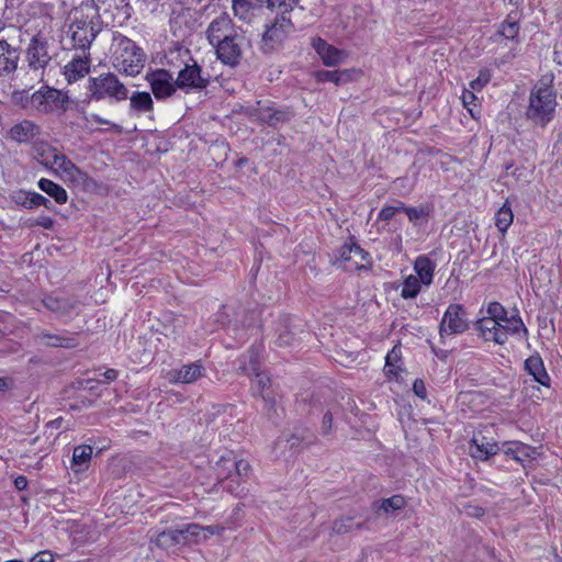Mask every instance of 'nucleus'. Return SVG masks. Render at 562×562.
I'll return each mask as SVG.
<instances>
[{
    "mask_svg": "<svg viewBox=\"0 0 562 562\" xmlns=\"http://www.w3.org/2000/svg\"><path fill=\"white\" fill-rule=\"evenodd\" d=\"M91 58L89 52L72 57L65 66L64 75L68 82L83 78L90 71Z\"/></svg>",
    "mask_w": 562,
    "mask_h": 562,
    "instance_id": "17",
    "label": "nucleus"
},
{
    "mask_svg": "<svg viewBox=\"0 0 562 562\" xmlns=\"http://www.w3.org/2000/svg\"><path fill=\"white\" fill-rule=\"evenodd\" d=\"M484 514H485L484 508H482L480 506H469L468 507V515H470L472 517L481 518L484 516Z\"/></svg>",
    "mask_w": 562,
    "mask_h": 562,
    "instance_id": "60",
    "label": "nucleus"
},
{
    "mask_svg": "<svg viewBox=\"0 0 562 562\" xmlns=\"http://www.w3.org/2000/svg\"><path fill=\"white\" fill-rule=\"evenodd\" d=\"M422 281L418 280L415 276H408L403 283V288L401 291V296L403 299H414L420 292Z\"/></svg>",
    "mask_w": 562,
    "mask_h": 562,
    "instance_id": "38",
    "label": "nucleus"
},
{
    "mask_svg": "<svg viewBox=\"0 0 562 562\" xmlns=\"http://www.w3.org/2000/svg\"><path fill=\"white\" fill-rule=\"evenodd\" d=\"M131 108L137 112H149L153 110L154 102L148 92H134L130 98Z\"/></svg>",
    "mask_w": 562,
    "mask_h": 562,
    "instance_id": "36",
    "label": "nucleus"
},
{
    "mask_svg": "<svg viewBox=\"0 0 562 562\" xmlns=\"http://www.w3.org/2000/svg\"><path fill=\"white\" fill-rule=\"evenodd\" d=\"M37 224L44 228H52L53 225H54V221L48 217V216H42L38 221H37Z\"/></svg>",
    "mask_w": 562,
    "mask_h": 562,
    "instance_id": "62",
    "label": "nucleus"
},
{
    "mask_svg": "<svg viewBox=\"0 0 562 562\" xmlns=\"http://www.w3.org/2000/svg\"><path fill=\"white\" fill-rule=\"evenodd\" d=\"M339 258L346 263V269H362L369 263V254L356 243L345 244L339 249Z\"/></svg>",
    "mask_w": 562,
    "mask_h": 562,
    "instance_id": "15",
    "label": "nucleus"
},
{
    "mask_svg": "<svg viewBox=\"0 0 562 562\" xmlns=\"http://www.w3.org/2000/svg\"><path fill=\"white\" fill-rule=\"evenodd\" d=\"M61 423H63V418L59 417V418H56L54 420L48 422L46 426L48 428H56L57 429V428H59L61 426Z\"/></svg>",
    "mask_w": 562,
    "mask_h": 562,
    "instance_id": "64",
    "label": "nucleus"
},
{
    "mask_svg": "<svg viewBox=\"0 0 562 562\" xmlns=\"http://www.w3.org/2000/svg\"><path fill=\"white\" fill-rule=\"evenodd\" d=\"M14 486L16 487V490L19 491H23L26 488L27 486V480L25 476L23 475H20L18 476L15 480H14Z\"/></svg>",
    "mask_w": 562,
    "mask_h": 562,
    "instance_id": "61",
    "label": "nucleus"
},
{
    "mask_svg": "<svg viewBox=\"0 0 562 562\" xmlns=\"http://www.w3.org/2000/svg\"><path fill=\"white\" fill-rule=\"evenodd\" d=\"M117 375H119V372L115 370V369H108L104 373H103V376L105 378V380L108 382H112L114 380L117 379Z\"/></svg>",
    "mask_w": 562,
    "mask_h": 562,
    "instance_id": "63",
    "label": "nucleus"
},
{
    "mask_svg": "<svg viewBox=\"0 0 562 562\" xmlns=\"http://www.w3.org/2000/svg\"><path fill=\"white\" fill-rule=\"evenodd\" d=\"M295 326L291 323L290 318H285L280 327L278 328L277 345L280 347L292 346L295 340V333L293 329Z\"/></svg>",
    "mask_w": 562,
    "mask_h": 562,
    "instance_id": "35",
    "label": "nucleus"
},
{
    "mask_svg": "<svg viewBox=\"0 0 562 562\" xmlns=\"http://www.w3.org/2000/svg\"><path fill=\"white\" fill-rule=\"evenodd\" d=\"M235 470L239 477H248L251 467L246 460H238L235 462Z\"/></svg>",
    "mask_w": 562,
    "mask_h": 562,
    "instance_id": "52",
    "label": "nucleus"
},
{
    "mask_svg": "<svg viewBox=\"0 0 562 562\" xmlns=\"http://www.w3.org/2000/svg\"><path fill=\"white\" fill-rule=\"evenodd\" d=\"M115 49L113 53V66L126 76L138 75L145 66V54L134 41L116 34L113 37Z\"/></svg>",
    "mask_w": 562,
    "mask_h": 562,
    "instance_id": "3",
    "label": "nucleus"
},
{
    "mask_svg": "<svg viewBox=\"0 0 562 562\" xmlns=\"http://www.w3.org/2000/svg\"><path fill=\"white\" fill-rule=\"evenodd\" d=\"M256 115L259 121L266 123L270 126H276L279 123H283L290 119L289 113L282 110H277L267 104H261L258 102V108L256 109Z\"/></svg>",
    "mask_w": 562,
    "mask_h": 562,
    "instance_id": "26",
    "label": "nucleus"
},
{
    "mask_svg": "<svg viewBox=\"0 0 562 562\" xmlns=\"http://www.w3.org/2000/svg\"><path fill=\"white\" fill-rule=\"evenodd\" d=\"M61 153L47 143H41L35 147L36 160L48 169H53Z\"/></svg>",
    "mask_w": 562,
    "mask_h": 562,
    "instance_id": "29",
    "label": "nucleus"
},
{
    "mask_svg": "<svg viewBox=\"0 0 562 562\" xmlns=\"http://www.w3.org/2000/svg\"><path fill=\"white\" fill-rule=\"evenodd\" d=\"M42 303L47 310L60 315L70 314L78 305V302L74 299L54 295L46 296Z\"/></svg>",
    "mask_w": 562,
    "mask_h": 562,
    "instance_id": "24",
    "label": "nucleus"
},
{
    "mask_svg": "<svg viewBox=\"0 0 562 562\" xmlns=\"http://www.w3.org/2000/svg\"><path fill=\"white\" fill-rule=\"evenodd\" d=\"M38 188L46 194L52 196L56 201V203L64 204L67 202L68 194L66 190L61 186L53 182L52 180L45 178L41 179L38 181Z\"/></svg>",
    "mask_w": 562,
    "mask_h": 562,
    "instance_id": "33",
    "label": "nucleus"
},
{
    "mask_svg": "<svg viewBox=\"0 0 562 562\" xmlns=\"http://www.w3.org/2000/svg\"><path fill=\"white\" fill-rule=\"evenodd\" d=\"M69 97L60 90L45 87L32 93L31 104L33 110L41 113L54 111L65 112L68 108Z\"/></svg>",
    "mask_w": 562,
    "mask_h": 562,
    "instance_id": "6",
    "label": "nucleus"
},
{
    "mask_svg": "<svg viewBox=\"0 0 562 562\" xmlns=\"http://www.w3.org/2000/svg\"><path fill=\"white\" fill-rule=\"evenodd\" d=\"M353 70H318L314 74L317 82H333L336 86L347 83L352 80Z\"/></svg>",
    "mask_w": 562,
    "mask_h": 562,
    "instance_id": "28",
    "label": "nucleus"
},
{
    "mask_svg": "<svg viewBox=\"0 0 562 562\" xmlns=\"http://www.w3.org/2000/svg\"><path fill=\"white\" fill-rule=\"evenodd\" d=\"M22 204L30 209L37 207L41 205H44L45 207L49 209V201L45 196L36 192L26 193L25 200L22 202Z\"/></svg>",
    "mask_w": 562,
    "mask_h": 562,
    "instance_id": "44",
    "label": "nucleus"
},
{
    "mask_svg": "<svg viewBox=\"0 0 562 562\" xmlns=\"http://www.w3.org/2000/svg\"><path fill=\"white\" fill-rule=\"evenodd\" d=\"M38 339H41L46 346L60 347L59 342L61 341V336L41 334L38 335Z\"/></svg>",
    "mask_w": 562,
    "mask_h": 562,
    "instance_id": "53",
    "label": "nucleus"
},
{
    "mask_svg": "<svg viewBox=\"0 0 562 562\" xmlns=\"http://www.w3.org/2000/svg\"><path fill=\"white\" fill-rule=\"evenodd\" d=\"M363 527V522L353 524V519L351 517H344L336 519L333 522L331 530L336 535H345L350 532L352 529H361Z\"/></svg>",
    "mask_w": 562,
    "mask_h": 562,
    "instance_id": "37",
    "label": "nucleus"
},
{
    "mask_svg": "<svg viewBox=\"0 0 562 562\" xmlns=\"http://www.w3.org/2000/svg\"><path fill=\"white\" fill-rule=\"evenodd\" d=\"M477 329L486 341H494L498 345L506 342V331L502 328V323L490 318L482 317L476 323Z\"/></svg>",
    "mask_w": 562,
    "mask_h": 562,
    "instance_id": "16",
    "label": "nucleus"
},
{
    "mask_svg": "<svg viewBox=\"0 0 562 562\" xmlns=\"http://www.w3.org/2000/svg\"><path fill=\"white\" fill-rule=\"evenodd\" d=\"M202 530L209 532L210 535L220 536L225 530V528L220 525H212V526L202 527Z\"/></svg>",
    "mask_w": 562,
    "mask_h": 562,
    "instance_id": "59",
    "label": "nucleus"
},
{
    "mask_svg": "<svg viewBox=\"0 0 562 562\" xmlns=\"http://www.w3.org/2000/svg\"><path fill=\"white\" fill-rule=\"evenodd\" d=\"M83 120L87 122V123H91V122H94V123H98V124H104V125H110L113 130L117 131V132H121V126L115 124V123H112L110 122L109 120H105V119H102L100 115L98 114H90V115H85L83 116Z\"/></svg>",
    "mask_w": 562,
    "mask_h": 562,
    "instance_id": "49",
    "label": "nucleus"
},
{
    "mask_svg": "<svg viewBox=\"0 0 562 562\" xmlns=\"http://www.w3.org/2000/svg\"><path fill=\"white\" fill-rule=\"evenodd\" d=\"M50 60L52 56L48 53L47 38L40 33L34 35L26 48V61L29 67L34 71H43Z\"/></svg>",
    "mask_w": 562,
    "mask_h": 562,
    "instance_id": "9",
    "label": "nucleus"
},
{
    "mask_svg": "<svg viewBox=\"0 0 562 562\" xmlns=\"http://www.w3.org/2000/svg\"><path fill=\"white\" fill-rule=\"evenodd\" d=\"M299 3V0H282L276 5L280 9L281 14L267 25L262 33L261 49L270 53L279 48L290 33L294 31V25L288 15L290 11Z\"/></svg>",
    "mask_w": 562,
    "mask_h": 562,
    "instance_id": "4",
    "label": "nucleus"
},
{
    "mask_svg": "<svg viewBox=\"0 0 562 562\" xmlns=\"http://www.w3.org/2000/svg\"><path fill=\"white\" fill-rule=\"evenodd\" d=\"M474 91L475 90H468V89H464L463 92H462V103L463 105L470 111L471 115L474 116L473 114V110L470 109L469 106L471 104L475 105V100H476V97L474 94Z\"/></svg>",
    "mask_w": 562,
    "mask_h": 562,
    "instance_id": "51",
    "label": "nucleus"
},
{
    "mask_svg": "<svg viewBox=\"0 0 562 562\" xmlns=\"http://www.w3.org/2000/svg\"><path fill=\"white\" fill-rule=\"evenodd\" d=\"M491 80V72L487 69H483L480 71L477 78L470 82V87L472 90L479 91L481 90L488 81Z\"/></svg>",
    "mask_w": 562,
    "mask_h": 562,
    "instance_id": "48",
    "label": "nucleus"
},
{
    "mask_svg": "<svg viewBox=\"0 0 562 562\" xmlns=\"http://www.w3.org/2000/svg\"><path fill=\"white\" fill-rule=\"evenodd\" d=\"M53 554L49 551H42L35 554L30 562H53Z\"/></svg>",
    "mask_w": 562,
    "mask_h": 562,
    "instance_id": "56",
    "label": "nucleus"
},
{
    "mask_svg": "<svg viewBox=\"0 0 562 562\" xmlns=\"http://www.w3.org/2000/svg\"><path fill=\"white\" fill-rule=\"evenodd\" d=\"M68 20L66 40L70 42L69 48L89 52L101 31L98 5L92 1L83 2L69 13Z\"/></svg>",
    "mask_w": 562,
    "mask_h": 562,
    "instance_id": "1",
    "label": "nucleus"
},
{
    "mask_svg": "<svg viewBox=\"0 0 562 562\" xmlns=\"http://www.w3.org/2000/svg\"><path fill=\"white\" fill-rule=\"evenodd\" d=\"M414 270L417 273V278L424 285H430L432 282L435 263L425 256H419L414 262Z\"/></svg>",
    "mask_w": 562,
    "mask_h": 562,
    "instance_id": "30",
    "label": "nucleus"
},
{
    "mask_svg": "<svg viewBox=\"0 0 562 562\" xmlns=\"http://www.w3.org/2000/svg\"><path fill=\"white\" fill-rule=\"evenodd\" d=\"M525 370L533 378V380L543 386L550 385V376L546 371L543 361L540 356H530L525 360Z\"/></svg>",
    "mask_w": 562,
    "mask_h": 562,
    "instance_id": "25",
    "label": "nucleus"
},
{
    "mask_svg": "<svg viewBox=\"0 0 562 562\" xmlns=\"http://www.w3.org/2000/svg\"><path fill=\"white\" fill-rule=\"evenodd\" d=\"M239 370L248 376L260 371V356L257 348H251L243 356Z\"/></svg>",
    "mask_w": 562,
    "mask_h": 562,
    "instance_id": "34",
    "label": "nucleus"
},
{
    "mask_svg": "<svg viewBox=\"0 0 562 562\" xmlns=\"http://www.w3.org/2000/svg\"><path fill=\"white\" fill-rule=\"evenodd\" d=\"M487 316L490 318H494V321H497L499 323H503L504 319L507 317V312L504 308V306L498 302H492L487 306Z\"/></svg>",
    "mask_w": 562,
    "mask_h": 562,
    "instance_id": "46",
    "label": "nucleus"
},
{
    "mask_svg": "<svg viewBox=\"0 0 562 562\" xmlns=\"http://www.w3.org/2000/svg\"><path fill=\"white\" fill-rule=\"evenodd\" d=\"M413 392L415 393L416 396L420 398H426L427 391L423 380H415V382L413 383Z\"/></svg>",
    "mask_w": 562,
    "mask_h": 562,
    "instance_id": "55",
    "label": "nucleus"
},
{
    "mask_svg": "<svg viewBox=\"0 0 562 562\" xmlns=\"http://www.w3.org/2000/svg\"><path fill=\"white\" fill-rule=\"evenodd\" d=\"M55 173L60 177L64 181L70 182L77 186L90 187L92 180L86 172L79 169L65 154H60L55 167L53 168Z\"/></svg>",
    "mask_w": 562,
    "mask_h": 562,
    "instance_id": "10",
    "label": "nucleus"
},
{
    "mask_svg": "<svg viewBox=\"0 0 562 562\" xmlns=\"http://www.w3.org/2000/svg\"><path fill=\"white\" fill-rule=\"evenodd\" d=\"M401 360V352L397 347H394L385 357L384 372L386 375H395L396 371L394 366Z\"/></svg>",
    "mask_w": 562,
    "mask_h": 562,
    "instance_id": "45",
    "label": "nucleus"
},
{
    "mask_svg": "<svg viewBox=\"0 0 562 562\" xmlns=\"http://www.w3.org/2000/svg\"><path fill=\"white\" fill-rule=\"evenodd\" d=\"M323 426V432L324 434H328L331 429V426H333V415L331 413L327 412L324 414L323 416V422H322Z\"/></svg>",
    "mask_w": 562,
    "mask_h": 562,
    "instance_id": "58",
    "label": "nucleus"
},
{
    "mask_svg": "<svg viewBox=\"0 0 562 562\" xmlns=\"http://www.w3.org/2000/svg\"><path fill=\"white\" fill-rule=\"evenodd\" d=\"M502 328H504V330L506 331V340L508 339L509 335L519 333L520 330L524 331L525 336L528 333L526 326L524 325L519 316L506 317V319H504V322L502 323Z\"/></svg>",
    "mask_w": 562,
    "mask_h": 562,
    "instance_id": "40",
    "label": "nucleus"
},
{
    "mask_svg": "<svg viewBox=\"0 0 562 562\" xmlns=\"http://www.w3.org/2000/svg\"><path fill=\"white\" fill-rule=\"evenodd\" d=\"M504 452L520 463L533 460L539 454L537 448L520 441L507 442Z\"/></svg>",
    "mask_w": 562,
    "mask_h": 562,
    "instance_id": "22",
    "label": "nucleus"
},
{
    "mask_svg": "<svg viewBox=\"0 0 562 562\" xmlns=\"http://www.w3.org/2000/svg\"><path fill=\"white\" fill-rule=\"evenodd\" d=\"M238 31H240V27L236 26L228 13L224 12L210 23L206 30V38L214 46Z\"/></svg>",
    "mask_w": 562,
    "mask_h": 562,
    "instance_id": "12",
    "label": "nucleus"
},
{
    "mask_svg": "<svg viewBox=\"0 0 562 562\" xmlns=\"http://www.w3.org/2000/svg\"><path fill=\"white\" fill-rule=\"evenodd\" d=\"M494 220H495V226L497 227L498 232L502 235H505L514 221L513 209H512L508 200H506L505 203L498 209V211L495 214Z\"/></svg>",
    "mask_w": 562,
    "mask_h": 562,
    "instance_id": "32",
    "label": "nucleus"
},
{
    "mask_svg": "<svg viewBox=\"0 0 562 562\" xmlns=\"http://www.w3.org/2000/svg\"><path fill=\"white\" fill-rule=\"evenodd\" d=\"M396 213H397V209H394L393 205L384 206L380 211L378 218L380 221L387 222V221L392 220Z\"/></svg>",
    "mask_w": 562,
    "mask_h": 562,
    "instance_id": "54",
    "label": "nucleus"
},
{
    "mask_svg": "<svg viewBox=\"0 0 562 562\" xmlns=\"http://www.w3.org/2000/svg\"><path fill=\"white\" fill-rule=\"evenodd\" d=\"M184 533L186 544L189 542V537H198L203 531L202 526L198 524H189L184 529H180Z\"/></svg>",
    "mask_w": 562,
    "mask_h": 562,
    "instance_id": "50",
    "label": "nucleus"
},
{
    "mask_svg": "<svg viewBox=\"0 0 562 562\" xmlns=\"http://www.w3.org/2000/svg\"><path fill=\"white\" fill-rule=\"evenodd\" d=\"M246 44L247 41L240 30L223 42L215 44L213 47L215 48L217 58L224 65L236 67L243 59Z\"/></svg>",
    "mask_w": 562,
    "mask_h": 562,
    "instance_id": "7",
    "label": "nucleus"
},
{
    "mask_svg": "<svg viewBox=\"0 0 562 562\" xmlns=\"http://www.w3.org/2000/svg\"><path fill=\"white\" fill-rule=\"evenodd\" d=\"M312 47L321 57L323 64L327 67L338 66L342 64L347 57V53L345 50L336 48L321 37L312 40Z\"/></svg>",
    "mask_w": 562,
    "mask_h": 562,
    "instance_id": "14",
    "label": "nucleus"
},
{
    "mask_svg": "<svg viewBox=\"0 0 562 562\" xmlns=\"http://www.w3.org/2000/svg\"><path fill=\"white\" fill-rule=\"evenodd\" d=\"M88 82L89 100L101 101L109 98L115 101H123L128 97L127 88L113 72H104L98 77H91Z\"/></svg>",
    "mask_w": 562,
    "mask_h": 562,
    "instance_id": "5",
    "label": "nucleus"
},
{
    "mask_svg": "<svg viewBox=\"0 0 562 562\" xmlns=\"http://www.w3.org/2000/svg\"><path fill=\"white\" fill-rule=\"evenodd\" d=\"M20 59V53L7 41H0V76L13 72Z\"/></svg>",
    "mask_w": 562,
    "mask_h": 562,
    "instance_id": "21",
    "label": "nucleus"
},
{
    "mask_svg": "<svg viewBox=\"0 0 562 562\" xmlns=\"http://www.w3.org/2000/svg\"><path fill=\"white\" fill-rule=\"evenodd\" d=\"M63 348H76L79 342L77 341L75 336H61V341L59 342Z\"/></svg>",
    "mask_w": 562,
    "mask_h": 562,
    "instance_id": "57",
    "label": "nucleus"
},
{
    "mask_svg": "<svg viewBox=\"0 0 562 562\" xmlns=\"http://www.w3.org/2000/svg\"><path fill=\"white\" fill-rule=\"evenodd\" d=\"M255 380L252 382V389L256 393H258L262 400L267 403L270 408H273L276 405V398L273 395V391L271 389V380L270 376L265 372H257L254 374Z\"/></svg>",
    "mask_w": 562,
    "mask_h": 562,
    "instance_id": "23",
    "label": "nucleus"
},
{
    "mask_svg": "<svg viewBox=\"0 0 562 562\" xmlns=\"http://www.w3.org/2000/svg\"><path fill=\"white\" fill-rule=\"evenodd\" d=\"M154 95L157 99H164L176 92V80L170 71L166 69H157L146 75Z\"/></svg>",
    "mask_w": 562,
    "mask_h": 562,
    "instance_id": "13",
    "label": "nucleus"
},
{
    "mask_svg": "<svg viewBox=\"0 0 562 562\" xmlns=\"http://www.w3.org/2000/svg\"><path fill=\"white\" fill-rule=\"evenodd\" d=\"M41 128L33 121L23 120L9 131V137L16 143H30L40 135Z\"/></svg>",
    "mask_w": 562,
    "mask_h": 562,
    "instance_id": "20",
    "label": "nucleus"
},
{
    "mask_svg": "<svg viewBox=\"0 0 562 562\" xmlns=\"http://www.w3.org/2000/svg\"><path fill=\"white\" fill-rule=\"evenodd\" d=\"M92 456V447L88 445H80L74 449L72 453V464L71 468L75 472H81L83 471Z\"/></svg>",
    "mask_w": 562,
    "mask_h": 562,
    "instance_id": "31",
    "label": "nucleus"
},
{
    "mask_svg": "<svg viewBox=\"0 0 562 562\" xmlns=\"http://www.w3.org/2000/svg\"><path fill=\"white\" fill-rule=\"evenodd\" d=\"M498 452V446L494 441H486L484 437H473L471 441V456L476 459L486 460Z\"/></svg>",
    "mask_w": 562,
    "mask_h": 562,
    "instance_id": "27",
    "label": "nucleus"
},
{
    "mask_svg": "<svg viewBox=\"0 0 562 562\" xmlns=\"http://www.w3.org/2000/svg\"><path fill=\"white\" fill-rule=\"evenodd\" d=\"M31 98L32 93H29V91L26 90L15 91L12 93V101L26 110H33V105L31 104Z\"/></svg>",
    "mask_w": 562,
    "mask_h": 562,
    "instance_id": "47",
    "label": "nucleus"
},
{
    "mask_svg": "<svg viewBox=\"0 0 562 562\" xmlns=\"http://www.w3.org/2000/svg\"><path fill=\"white\" fill-rule=\"evenodd\" d=\"M209 83L210 77L202 76V69L195 61L192 65H186L176 79V86L181 90H203Z\"/></svg>",
    "mask_w": 562,
    "mask_h": 562,
    "instance_id": "11",
    "label": "nucleus"
},
{
    "mask_svg": "<svg viewBox=\"0 0 562 562\" xmlns=\"http://www.w3.org/2000/svg\"><path fill=\"white\" fill-rule=\"evenodd\" d=\"M203 375V367L199 363H190L179 369L170 370L167 379L170 383L191 384Z\"/></svg>",
    "mask_w": 562,
    "mask_h": 562,
    "instance_id": "18",
    "label": "nucleus"
},
{
    "mask_svg": "<svg viewBox=\"0 0 562 562\" xmlns=\"http://www.w3.org/2000/svg\"><path fill=\"white\" fill-rule=\"evenodd\" d=\"M519 33V25L516 21H512L509 18L505 20L499 30L498 34L505 37L506 40H515Z\"/></svg>",
    "mask_w": 562,
    "mask_h": 562,
    "instance_id": "42",
    "label": "nucleus"
},
{
    "mask_svg": "<svg viewBox=\"0 0 562 562\" xmlns=\"http://www.w3.org/2000/svg\"><path fill=\"white\" fill-rule=\"evenodd\" d=\"M557 106L553 76H542L530 91L526 115L533 123L544 126L551 121Z\"/></svg>",
    "mask_w": 562,
    "mask_h": 562,
    "instance_id": "2",
    "label": "nucleus"
},
{
    "mask_svg": "<svg viewBox=\"0 0 562 562\" xmlns=\"http://www.w3.org/2000/svg\"><path fill=\"white\" fill-rule=\"evenodd\" d=\"M150 543L156 547L169 550L175 547L186 546L184 533L180 529H169L157 532L150 537Z\"/></svg>",
    "mask_w": 562,
    "mask_h": 562,
    "instance_id": "19",
    "label": "nucleus"
},
{
    "mask_svg": "<svg viewBox=\"0 0 562 562\" xmlns=\"http://www.w3.org/2000/svg\"><path fill=\"white\" fill-rule=\"evenodd\" d=\"M405 214L414 225H418L420 221L427 218L428 207L425 205H420L418 207L409 206V209H405Z\"/></svg>",
    "mask_w": 562,
    "mask_h": 562,
    "instance_id": "43",
    "label": "nucleus"
},
{
    "mask_svg": "<svg viewBox=\"0 0 562 562\" xmlns=\"http://www.w3.org/2000/svg\"><path fill=\"white\" fill-rule=\"evenodd\" d=\"M406 506V499L403 495H393L389 498H384L381 501L380 509L385 512L386 514L393 513L395 510H400Z\"/></svg>",
    "mask_w": 562,
    "mask_h": 562,
    "instance_id": "41",
    "label": "nucleus"
},
{
    "mask_svg": "<svg viewBox=\"0 0 562 562\" xmlns=\"http://www.w3.org/2000/svg\"><path fill=\"white\" fill-rule=\"evenodd\" d=\"M467 312L461 304H450L440 322L439 334L441 337L462 334L468 329Z\"/></svg>",
    "mask_w": 562,
    "mask_h": 562,
    "instance_id": "8",
    "label": "nucleus"
},
{
    "mask_svg": "<svg viewBox=\"0 0 562 562\" xmlns=\"http://www.w3.org/2000/svg\"><path fill=\"white\" fill-rule=\"evenodd\" d=\"M254 3L251 0H233L234 14L244 21L250 20L252 15Z\"/></svg>",
    "mask_w": 562,
    "mask_h": 562,
    "instance_id": "39",
    "label": "nucleus"
}]
</instances>
